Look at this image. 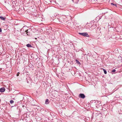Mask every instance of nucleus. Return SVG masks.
<instances>
[{
	"instance_id": "obj_4",
	"label": "nucleus",
	"mask_w": 122,
	"mask_h": 122,
	"mask_svg": "<svg viewBox=\"0 0 122 122\" xmlns=\"http://www.w3.org/2000/svg\"><path fill=\"white\" fill-rule=\"evenodd\" d=\"M45 103L46 104H48L49 103V100L47 99L45 101Z\"/></svg>"
},
{
	"instance_id": "obj_14",
	"label": "nucleus",
	"mask_w": 122,
	"mask_h": 122,
	"mask_svg": "<svg viewBox=\"0 0 122 122\" xmlns=\"http://www.w3.org/2000/svg\"><path fill=\"white\" fill-rule=\"evenodd\" d=\"M19 74H17V76H19Z\"/></svg>"
},
{
	"instance_id": "obj_8",
	"label": "nucleus",
	"mask_w": 122,
	"mask_h": 122,
	"mask_svg": "<svg viewBox=\"0 0 122 122\" xmlns=\"http://www.w3.org/2000/svg\"><path fill=\"white\" fill-rule=\"evenodd\" d=\"M103 70L104 71V73L105 74H106L107 73V71H106V70H105L104 69H103Z\"/></svg>"
},
{
	"instance_id": "obj_1",
	"label": "nucleus",
	"mask_w": 122,
	"mask_h": 122,
	"mask_svg": "<svg viewBox=\"0 0 122 122\" xmlns=\"http://www.w3.org/2000/svg\"><path fill=\"white\" fill-rule=\"evenodd\" d=\"M79 34L81 35H82L84 36H86L87 37H88L89 36V35H88V34H87L86 33H79Z\"/></svg>"
},
{
	"instance_id": "obj_5",
	"label": "nucleus",
	"mask_w": 122,
	"mask_h": 122,
	"mask_svg": "<svg viewBox=\"0 0 122 122\" xmlns=\"http://www.w3.org/2000/svg\"><path fill=\"white\" fill-rule=\"evenodd\" d=\"M0 18L1 20H5L6 19L5 17H4L2 16H0Z\"/></svg>"
},
{
	"instance_id": "obj_11",
	"label": "nucleus",
	"mask_w": 122,
	"mask_h": 122,
	"mask_svg": "<svg viewBox=\"0 0 122 122\" xmlns=\"http://www.w3.org/2000/svg\"><path fill=\"white\" fill-rule=\"evenodd\" d=\"M115 70L114 69L112 71V72H115Z\"/></svg>"
},
{
	"instance_id": "obj_9",
	"label": "nucleus",
	"mask_w": 122,
	"mask_h": 122,
	"mask_svg": "<svg viewBox=\"0 0 122 122\" xmlns=\"http://www.w3.org/2000/svg\"><path fill=\"white\" fill-rule=\"evenodd\" d=\"M76 62L77 63H78V64H80V63L78 61V60H76Z\"/></svg>"
},
{
	"instance_id": "obj_7",
	"label": "nucleus",
	"mask_w": 122,
	"mask_h": 122,
	"mask_svg": "<svg viewBox=\"0 0 122 122\" xmlns=\"http://www.w3.org/2000/svg\"><path fill=\"white\" fill-rule=\"evenodd\" d=\"M14 101L12 100H11L10 101V102L11 104L13 103H14Z\"/></svg>"
},
{
	"instance_id": "obj_13",
	"label": "nucleus",
	"mask_w": 122,
	"mask_h": 122,
	"mask_svg": "<svg viewBox=\"0 0 122 122\" xmlns=\"http://www.w3.org/2000/svg\"><path fill=\"white\" fill-rule=\"evenodd\" d=\"M28 30H26V32H27L26 33V34H27V33L28 32Z\"/></svg>"
},
{
	"instance_id": "obj_3",
	"label": "nucleus",
	"mask_w": 122,
	"mask_h": 122,
	"mask_svg": "<svg viewBox=\"0 0 122 122\" xmlns=\"http://www.w3.org/2000/svg\"><path fill=\"white\" fill-rule=\"evenodd\" d=\"M5 89L4 87H2L0 89V92H3L5 90Z\"/></svg>"
},
{
	"instance_id": "obj_12",
	"label": "nucleus",
	"mask_w": 122,
	"mask_h": 122,
	"mask_svg": "<svg viewBox=\"0 0 122 122\" xmlns=\"http://www.w3.org/2000/svg\"><path fill=\"white\" fill-rule=\"evenodd\" d=\"M2 29L1 28H0V32H2Z\"/></svg>"
},
{
	"instance_id": "obj_2",
	"label": "nucleus",
	"mask_w": 122,
	"mask_h": 122,
	"mask_svg": "<svg viewBox=\"0 0 122 122\" xmlns=\"http://www.w3.org/2000/svg\"><path fill=\"white\" fill-rule=\"evenodd\" d=\"M79 96L81 98L83 99L85 97V95H84V94H80Z\"/></svg>"
},
{
	"instance_id": "obj_6",
	"label": "nucleus",
	"mask_w": 122,
	"mask_h": 122,
	"mask_svg": "<svg viewBox=\"0 0 122 122\" xmlns=\"http://www.w3.org/2000/svg\"><path fill=\"white\" fill-rule=\"evenodd\" d=\"M26 46L27 47H32V46L31 45L29 44H28L26 45Z\"/></svg>"
},
{
	"instance_id": "obj_10",
	"label": "nucleus",
	"mask_w": 122,
	"mask_h": 122,
	"mask_svg": "<svg viewBox=\"0 0 122 122\" xmlns=\"http://www.w3.org/2000/svg\"><path fill=\"white\" fill-rule=\"evenodd\" d=\"M111 4L112 5H115V6H116V4H115V5H114V4H113V3H111Z\"/></svg>"
}]
</instances>
